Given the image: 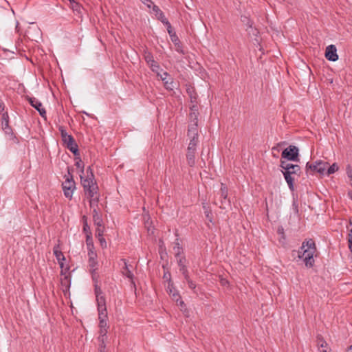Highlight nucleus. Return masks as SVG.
Masks as SVG:
<instances>
[{"instance_id":"9","label":"nucleus","mask_w":352,"mask_h":352,"mask_svg":"<svg viewBox=\"0 0 352 352\" xmlns=\"http://www.w3.org/2000/svg\"><path fill=\"white\" fill-rule=\"evenodd\" d=\"M328 163L322 160L316 161L313 164H309V171L318 173L320 175H324L327 170Z\"/></svg>"},{"instance_id":"62","label":"nucleus","mask_w":352,"mask_h":352,"mask_svg":"<svg viewBox=\"0 0 352 352\" xmlns=\"http://www.w3.org/2000/svg\"><path fill=\"white\" fill-rule=\"evenodd\" d=\"M162 77H166L167 78V76H169L168 73L166 72H164L162 74Z\"/></svg>"},{"instance_id":"32","label":"nucleus","mask_w":352,"mask_h":352,"mask_svg":"<svg viewBox=\"0 0 352 352\" xmlns=\"http://www.w3.org/2000/svg\"><path fill=\"white\" fill-rule=\"evenodd\" d=\"M97 265L98 262L96 261V258L91 256V258H89V265L91 268L90 270L91 274H94V272L96 271Z\"/></svg>"},{"instance_id":"44","label":"nucleus","mask_w":352,"mask_h":352,"mask_svg":"<svg viewBox=\"0 0 352 352\" xmlns=\"http://www.w3.org/2000/svg\"><path fill=\"white\" fill-rule=\"evenodd\" d=\"M184 279L186 280L189 288H190L195 293H196V284L190 278V276L188 278Z\"/></svg>"},{"instance_id":"33","label":"nucleus","mask_w":352,"mask_h":352,"mask_svg":"<svg viewBox=\"0 0 352 352\" xmlns=\"http://www.w3.org/2000/svg\"><path fill=\"white\" fill-rule=\"evenodd\" d=\"M203 208L204 210V213H205V215H206V219L210 221V222H212V211L210 209V207L208 206L206 204H204L203 206Z\"/></svg>"},{"instance_id":"21","label":"nucleus","mask_w":352,"mask_h":352,"mask_svg":"<svg viewBox=\"0 0 352 352\" xmlns=\"http://www.w3.org/2000/svg\"><path fill=\"white\" fill-rule=\"evenodd\" d=\"M65 145L67 148L69 149L74 156L80 155L78 146L74 139L72 140V142H68Z\"/></svg>"},{"instance_id":"49","label":"nucleus","mask_w":352,"mask_h":352,"mask_svg":"<svg viewBox=\"0 0 352 352\" xmlns=\"http://www.w3.org/2000/svg\"><path fill=\"white\" fill-rule=\"evenodd\" d=\"M69 270V267H66L65 269H61L60 275L65 276H70V274L68 272Z\"/></svg>"},{"instance_id":"54","label":"nucleus","mask_w":352,"mask_h":352,"mask_svg":"<svg viewBox=\"0 0 352 352\" xmlns=\"http://www.w3.org/2000/svg\"><path fill=\"white\" fill-rule=\"evenodd\" d=\"M220 283L223 286H226L229 284V282L226 278L221 277V278H220Z\"/></svg>"},{"instance_id":"57","label":"nucleus","mask_w":352,"mask_h":352,"mask_svg":"<svg viewBox=\"0 0 352 352\" xmlns=\"http://www.w3.org/2000/svg\"><path fill=\"white\" fill-rule=\"evenodd\" d=\"M92 249L93 248L88 249L89 250L88 255H89V258H91V256H94V258H96V254L92 250Z\"/></svg>"},{"instance_id":"45","label":"nucleus","mask_w":352,"mask_h":352,"mask_svg":"<svg viewBox=\"0 0 352 352\" xmlns=\"http://www.w3.org/2000/svg\"><path fill=\"white\" fill-rule=\"evenodd\" d=\"M163 278L168 281V287H170V285L171 286H173V282L171 281V275L169 272H164Z\"/></svg>"},{"instance_id":"59","label":"nucleus","mask_w":352,"mask_h":352,"mask_svg":"<svg viewBox=\"0 0 352 352\" xmlns=\"http://www.w3.org/2000/svg\"><path fill=\"white\" fill-rule=\"evenodd\" d=\"M82 220L83 224L88 223H87V217L85 215L82 216Z\"/></svg>"},{"instance_id":"43","label":"nucleus","mask_w":352,"mask_h":352,"mask_svg":"<svg viewBox=\"0 0 352 352\" xmlns=\"http://www.w3.org/2000/svg\"><path fill=\"white\" fill-rule=\"evenodd\" d=\"M346 172L348 177L350 179V184L352 186V166L350 164L346 166Z\"/></svg>"},{"instance_id":"38","label":"nucleus","mask_w":352,"mask_h":352,"mask_svg":"<svg viewBox=\"0 0 352 352\" xmlns=\"http://www.w3.org/2000/svg\"><path fill=\"white\" fill-rule=\"evenodd\" d=\"M98 319L100 320H107V309H98Z\"/></svg>"},{"instance_id":"56","label":"nucleus","mask_w":352,"mask_h":352,"mask_svg":"<svg viewBox=\"0 0 352 352\" xmlns=\"http://www.w3.org/2000/svg\"><path fill=\"white\" fill-rule=\"evenodd\" d=\"M177 304L178 305H179L181 307L182 309L183 308H186V304L185 302L182 300V298L179 299V300L178 301V302H177Z\"/></svg>"},{"instance_id":"12","label":"nucleus","mask_w":352,"mask_h":352,"mask_svg":"<svg viewBox=\"0 0 352 352\" xmlns=\"http://www.w3.org/2000/svg\"><path fill=\"white\" fill-rule=\"evenodd\" d=\"M98 187L96 184L87 193V195H88V197L90 199L89 204H90L91 207H92L94 205H98V203L99 201V196L98 195Z\"/></svg>"},{"instance_id":"18","label":"nucleus","mask_w":352,"mask_h":352,"mask_svg":"<svg viewBox=\"0 0 352 352\" xmlns=\"http://www.w3.org/2000/svg\"><path fill=\"white\" fill-rule=\"evenodd\" d=\"M161 80L163 81L164 88L168 91H173L175 87V82L173 80V78H170L167 79L166 77H162V75L160 74L159 76Z\"/></svg>"},{"instance_id":"42","label":"nucleus","mask_w":352,"mask_h":352,"mask_svg":"<svg viewBox=\"0 0 352 352\" xmlns=\"http://www.w3.org/2000/svg\"><path fill=\"white\" fill-rule=\"evenodd\" d=\"M105 340H98V352H107L106 350Z\"/></svg>"},{"instance_id":"15","label":"nucleus","mask_w":352,"mask_h":352,"mask_svg":"<svg viewBox=\"0 0 352 352\" xmlns=\"http://www.w3.org/2000/svg\"><path fill=\"white\" fill-rule=\"evenodd\" d=\"M196 150H197V148H195V147L190 148V146H188L187 153H186V160H187L188 164L190 167H193L195 165Z\"/></svg>"},{"instance_id":"23","label":"nucleus","mask_w":352,"mask_h":352,"mask_svg":"<svg viewBox=\"0 0 352 352\" xmlns=\"http://www.w3.org/2000/svg\"><path fill=\"white\" fill-rule=\"evenodd\" d=\"M153 11L155 12V16L158 20H160L162 23L164 21H166V20H168L163 12L160 9V8L157 6L153 5L152 7Z\"/></svg>"},{"instance_id":"24","label":"nucleus","mask_w":352,"mask_h":352,"mask_svg":"<svg viewBox=\"0 0 352 352\" xmlns=\"http://www.w3.org/2000/svg\"><path fill=\"white\" fill-rule=\"evenodd\" d=\"M280 166L284 170L283 171H287L289 169H298V164L289 163L287 160H280Z\"/></svg>"},{"instance_id":"41","label":"nucleus","mask_w":352,"mask_h":352,"mask_svg":"<svg viewBox=\"0 0 352 352\" xmlns=\"http://www.w3.org/2000/svg\"><path fill=\"white\" fill-rule=\"evenodd\" d=\"M86 244L88 249L94 248V242L92 239V234H87L86 235Z\"/></svg>"},{"instance_id":"48","label":"nucleus","mask_w":352,"mask_h":352,"mask_svg":"<svg viewBox=\"0 0 352 352\" xmlns=\"http://www.w3.org/2000/svg\"><path fill=\"white\" fill-rule=\"evenodd\" d=\"M103 232H104L103 228L97 226V228L96 230V236L97 238L103 236Z\"/></svg>"},{"instance_id":"40","label":"nucleus","mask_w":352,"mask_h":352,"mask_svg":"<svg viewBox=\"0 0 352 352\" xmlns=\"http://www.w3.org/2000/svg\"><path fill=\"white\" fill-rule=\"evenodd\" d=\"M163 23L164 25H166V26L167 31L170 36V38H171V35H177L176 33L173 31L172 25L168 20H166V21H164Z\"/></svg>"},{"instance_id":"34","label":"nucleus","mask_w":352,"mask_h":352,"mask_svg":"<svg viewBox=\"0 0 352 352\" xmlns=\"http://www.w3.org/2000/svg\"><path fill=\"white\" fill-rule=\"evenodd\" d=\"M75 159L77 160V161L75 163V166L78 168H80V175H83L84 174V163L83 162L80 160V155L79 156H75Z\"/></svg>"},{"instance_id":"47","label":"nucleus","mask_w":352,"mask_h":352,"mask_svg":"<svg viewBox=\"0 0 352 352\" xmlns=\"http://www.w3.org/2000/svg\"><path fill=\"white\" fill-rule=\"evenodd\" d=\"M242 21L243 23H245V25L248 28H252L253 22L248 17L243 16V19H242Z\"/></svg>"},{"instance_id":"53","label":"nucleus","mask_w":352,"mask_h":352,"mask_svg":"<svg viewBox=\"0 0 352 352\" xmlns=\"http://www.w3.org/2000/svg\"><path fill=\"white\" fill-rule=\"evenodd\" d=\"M87 177H89V175L90 178H94V173H93V170H92L91 166H89L87 168Z\"/></svg>"},{"instance_id":"20","label":"nucleus","mask_w":352,"mask_h":352,"mask_svg":"<svg viewBox=\"0 0 352 352\" xmlns=\"http://www.w3.org/2000/svg\"><path fill=\"white\" fill-rule=\"evenodd\" d=\"M170 40L175 46V50L181 54H185V52L183 50L182 44L177 35H171Z\"/></svg>"},{"instance_id":"17","label":"nucleus","mask_w":352,"mask_h":352,"mask_svg":"<svg viewBox=\"0 0 352 352\" xmlns=\"http://www.w3.org/2000/svg\"><path fill=\"white\" fill-rule=\"evenodd\" d=\"M316 344L320 352H331V349L329 348L328 344L324 340L322 336L318 335L316 337Z\"/></svg>"},{"instance_id":"3","label":"nucleus","mask_w":352,"mask_h":352,"mask_svg":"<svg viewBox=\"0 0 352 352\" xmlns=\"http://www.w3.org/2000/svg\"><path fill=\"white\" fill-rule=\"evenodd\" d=\"M299 150L294 145H289L285 148L281 153V159L291 162H299Z\"/></svg>"},{"instance_id":"52","label":"nucleus","mask_w":352,"mask_h":352,"mask_svg":"<svg viewBox=\"0 0 352 352\" xmlns=\"http://www.w3.org/2000/svg\"><path fill=\"white\" fill-rule=\"evenodd\" d=\"M171 294L173 296V300H175L176 301V302H178V301L181 298V296H179V294L177 292H176L175 291L174 292H173Z\"/></svg>"},{"instance_id":"28","label":"nucleus","mask_w":352,"mask_h":352,"mask_svg":"<svg viewBox=\"0 0 352 352\" xmlns=\"http://www.w3.org/2000/svg\"><path fill=\"white\" fill-rule=\"evenodd\" d=\"M69 3L70 8L74 12H76V14H81L82 7L78 2H76L75 0H73L72 1H69Z\"/></svg>"},{"instance_id":"46","label":"nucleus","mask_w":352,"mask_h":352,"mask_svg":"<svg viewBox=\"0 0 352 352\" xmlns=\"http://www.w3.org/2000/svg\"><path fill=\"white\" fill-rule=\"evenodd\" d=\"M82 231L85 234V235H87V234H92L91 231V229H90V227L88 225V223H84L83 228H82Z\"/></svg>"},{"instance_id":"27","label":"nucleus","mask_w":352,"mask_h":352,"mask_svg":"<svg viewBox=\"0 0 352 352\" xmlns=\"http://www.w3.org/2000/svg\"><path fill=\"white\" fill-rule=\"evenodd\" d=\"M96 298V302H97V308L98 309H107L106 307V298L104 295L100 296Z\"/></svg>"},{"instance_id":"16","label":"nucleus","mask_w":352,"mask_h":352,"mask_svg":"<svg viewBox=\"0 0 352 352\" xmlns=\"http://www.w3.org/2000/svg\"><path fill=\"white\" fill-rule=\"evenodd\" d=\"M186 261V259L184 256H181L177 259V263L179 267V271L183 274L184 278H188L189 277V274H188L187 267L185 264Z\"/></svg>"},{"instance_id":"13","label":"nucleus","mask_w":352,"mask_h":352,"mask_svg":"<svg viewBox=\"0 0 352 352\" xmlns=\"http://www.w3.org/2000/svg\"><path fill=\"white\" fill-rule=\"evenodd\" d=\"M325 58L330 61H336L338 60L337 49L334 45H329L327 47L325 51Z\"/></svg>"},{"instance_id":"31","label":"nucleus","mask_w":352,"mask_h":352,"mask_svg":"<svg viewBox=\"0 0 352 352\" xmlns=\"http://www.w3.org/2000/svg\"><path fill=\"white\" fill-rule=\"evenodd\" d=\"M198 135L197 124V122H195L188 127V136L191 137L192 135Z\"/></svg>"},{"instance_id":"63","label":"nucleus","mask_w":352,"mask_h":352,"mask_svg":"<svg viewBox=\"0 0 352 352\" xmlns=\"http://www.w3.org/2000/svg\"><path fill=\"white\" fill-rule=\"evenodd\" d=\"M348 196L352 200V191L348 192Z\"/></svg>"},{"instance_id":"61","label":"nucleus","mask_w":352,"mask_h":352,"mask_svg":"<svg viewBox=\"0 0 352 352\" xmlns=\"http://www.w3.org/2000/svg\"><path fill=\"white\" fill-rule=\"evenodd\" d=\"M59 265H60V269H65V267H64V263L63 261H60V263H58Z\"/></svg>"},{"instance_id":"8","label":"nucleus","mask_w":352,"mask_h":352,"mask_svg":"<svg viewBox=\"0 0 352 352\" xmlns=\"http://www.w3.org/2000/svg\"><path fill=\"white\" fill-rule=\"evenodd\" d=\"M120 262H122L124 265L121 270L122 275L127 277L130 280L131 284L133 286V287L135 289L136 286L135 283L134 281V275L131 270V268L133 267L132 265H129L128 261L125 258H121Z\"/></svg>"},{"instance_id":"4","label":"nucleus","mask_w":352,"mask_h":352,"mask_svg":"<svg viewBox=\"0 0 352 352\" xmlns=\"http://www.w3.org/2000/svg\"><path fill=\"white\" fill-rule=\"evenodd\" d=\"M143 56L152 72L156 73L157 76H160V72L162 69L159 63L154 60L153 54L146 48L144 50Z\"/></svg>"},{"instance_id":"26","label":"nucleus","mask_w":352,"mask_h":352,"mask_svg":"<svg viewBox=\"0 0 352 352\" xmlns=\"http://www.w3.org/2000/svg\"><path fill=\"white\" fill-rule=\"evenodd\" d=\"M93 220L94 224L98 227H102V219L101 216L99 214L96 209H94L93 210Z\"/></svg>"},{"instance_id":"22","label":"nucleus","mask_w":352,"mask_h":352,"mask_svg":"<svg viewBox=\"0 0 352 352\" xmlns=\"http://www.w3.org/2000/svg\"><path fill=\"white\" fill-rule=\"evenodd\" d=\"M186 93L190 98L192 103L197 102V94L195 88L190 85H186Z\"/></svg>"},{"instance_id":"37","label":"nucleus","mask_w":352,"mask_h":352,"mask_svg":"<svg viewBox=\"0 0 352 352\" xmlns=\"http://www.w3.org/2000/svg\"><path fill=\"white\" fill-rule=\"evenodd\" d=\"M189 138H190V140L188 144V146H190V148H192V147L197 148V145L199 142L198 135H192L191 137H189Z\"/></svg>"},{"instance_id":"19","label":"nucleus","mask_w":352,"mask_h":352,"mask_svg":"<svg viewBox=\"0 0 352 352\" xmlns=\"http://www.w3.org/2000/svg\"><path fill=\"white\" fill-rule=\"evenodd\" d=\"M58 130L60 133L61 139L64 144H66L68 142H72L74 138L72 135H69L65 128L63 126H60Z\"/></svg>"},{"instance_id":"10","label":"nucleus","mask_w":352,"mask_h":352,"mask_svg":"<svg viewBox=\"0 0 352 352\" xmlns=\"http://www.w3.org/2000/svg\"><path fill=\"white\" fill-rule=\"evenodd\" d=\"M27 99L31 106L38 111L40 116L46 119V111L45 108L43 107L42 103L34 97L27 96Z\"/></svg>"},{"instance_id":"6","label":"nucleus","mask_w":352,"mask_h":352,"mask_svg":"<svg viewBox=\"0 0 352 352\" xmlns=\"http://www.w3.org/2000/svg\"><path fill=\"white\" fill-rule=\"evenodd\" d=\"M218 195L220 196V201L221 204L219 206V208L225 209L227 206H230V201L228 198V189L227 186L221 183V188L219 190V192H218Z\"/></svg>"},{"instance_id":"11","label":"nucleus","mask_w":352,"mask_h":352,"mask_svg":"<svg viewBox=\"0 0 352 352\" xmlns=\"http://www.w3.org/2000/svg\"><path fill=\"white\" fill-rule=\"evenodd\" d=\"M80 182L83 186L84 192L87 195V192L91 189L96 184V182L94 178H90V176L84 177L83 175H80Z\"/></svg>"},{"instance_id":"36","label":"nucleus","mask_w":352,"mask_h":352,"mask_svg":"<svg viewBox=\"0 0 352 352\" xmlns=\"http://www.w3.org/2000/svg\"><path fill=\"white\" fill-rule=\"evenodd\" d=\"M338 168H339L338 164L336 163H333L327 169V171L324 173H326L327 175H330L331 174H333L338 170Z\"/></svg>"},{"instance_id":"35","label":"nucleus","mask_w":352,"mask_h":352,"mask_svg":"<svg viewBox=\"0 0 352 352\" xmlns=\"http://www.w3.org/2000/svg\"><path fill=\"white\" fill-rule=\"evenodd\" d=\"M94 280L95 281L94 284V294L96 295V297H98L100 296L104 295L101 287L98 285V280H96L94 278H93Z\"/></svg>"},{"instance_id":"30","label":"nucleus","mask_w":352,"mask_h":352,"mask_svg":"<svg viewBox=\"0 0 352 352\" xmlns=\"http://www.w3.org/2000/svg\"><path fill=\"white\" fill-rule=\"evenodd\" d=\"M61 285L65 287V289L63 290L67 291L69 290L71 286V277L70 276H65L63 278L60 280Z\"/></svg>"},{"instance_id":"14","label":"nucleus","mask_w":352,"mask_h":352,"mask_svg":"<svg viewBox=\"0 0 352 352\" xmlns=\"http://www.w3.org/2000/svg\"><path fill=\"white\" fill-rule=\"evenodd\" d=\"M319 256V252L316 250V243L309 239V267H312L314 263V257L317 258Z\"/></svg>"},{"instance_id":"1","label":"nucleus","mask_w":352,"mask_h":352,"mask_svg":"<svg viewBox=\"0 0 352 352\" xmlns=\"http://www.w3.org/2000/svg\"><path fill=\"white\" fill-rule=\"evenodd\" d=\"M72 172V169L69 167H67L68 175L65 176V180L62 184L64 195L69 199L72 198L73 192L76 189V182L74 180Z\"/></svg>"},{"instance_id":"39","label":"nucleus","mask_w":352,"mask_h":352,"mask_svg":"<svg viewBox=\"0 0 352 352\" xmlns=\"http://www.w3.org/2000/svg\"><path fill=\"white\" fill-rule=\"evenodd\" d=\"M107 329L108 328H100L98 340H107Z\"/></svg>"},{"instance_id":"29","label":"nucleus","mask_w":352,"mask_h":352,"mask_svg":"<svg viewBox=\"0 0 352 352\" xmlns=\"http://www.w3.org/2000/svg\"><path fill=\"white\" fill-rule=\"evenodd\" d=\"M174 243H175V246L173 247V250L175 252V257L177 259L182 256L181 254L182 252V247L180 245V243L179 242V239H176Z\"/></svg>"},{"instance_id":"25","label":"nucleus","mask_w":352,"mask_h":352,"mask_svg":"<svg viewBox=\"0 0 352 352\" xmlns=\"http://www.w3.org/2000/svg\"><path fill=\"white\" fill-rule=\"evenodd\" d=\"M53 252L58 261V263H60V261H64L65 260V257L63 255V252L59 250V245L54 246L53 248Z\"/></svg>"},{"instance_id":"60","label":"nucleus","mask_w":352,"mask_h":352,"mask_svg":"<svg viewBox=\"0 0 352 352\" xmlns=\"http://www.w3.org/2000/svg\"><path fill=\"white\" fill-rule=\"evenodd\" d=\"M174 289V287L173 285L171 286V285H170V287H168V292H169V294H171L173 293V289Z\"/></svg>"},{"instance_id":"58","label":"nucleus","mask_w":352,"mask_h":352,"mask_svg":"<svg viewBox=\"0 0 352 352\" xmlns=\"http://www.w3.org/2000/svg\"><path fill=\"white\" fill-rule=\"evenodd\" d=\"M277 232L279 234H281L283 236L284 234V229L283 228V226H279L278 228V230H277Z\"/></svg>"},{"instance_id":"5","label":"nucleus","mask_w":352,"mask_h":352,"mask_svg":"<svg viewBox=\"0 0 352 352\" xmlns=\"http://www.w3.org/2000/svg\"><path fill=\"white\" fill-rule=\"evenodd\" d=\"M306 246H308V241L307 239L302 242L300 250L292 251V256L294 259L298 258V261L302 260L305 263V266L308 267V248L305 249Z\"/></svg>"},{"instance_id":"55","label":"nucleus","mask_w":352,"mask_h":352,"mask_svg":"<svg viewBox=\"0 0 352 352\" xmlns=\"http://www.w3.org/2000/svg\"><path fill=\"white\" fill-rule=\"evenodd\" d=\"M5 109V104L1 99H0V113H3Z\"/></svg>"},{"instance_id":"2","label":"nucleus","mask_w":352,"mask_h":352,"mask_svg":"<svg viewBox=\"0 0 352 352\" xmlns=\"http://www.w3.org/2000/svg\"><path fill=\"white\" fill-rule=\"evenodd\" d=\"M9 115L7 111L2 113L1 116V129L10 140L14 143H19V140L14 135L12 128L9 124Z\"/></svg>"},{"instance_id":"50","label":"nucleus","mask_w":352,"mask_h":352,"mask_svg":"<svg viewBox=\"0 0 352 352\" xmlns=\"http://www.w3.org/2000/svg\"><path fill=\"white\" fill-rule=\"evenodd\" d=\"M98 241H99L102 248H107V242H106L105 239L103 236L98 237Z\"/></svg>"},{"instance_id":"64","label":"nucleus","mask_w":352,"mask_h":352,"mask_svg":"<svg viewBox=\"0 0 352 352\" xmlns=\"http://www.w3.org/2000/svg\"><path fill=\"white\" fill-rule=\"evenodd\" d=\"M346 352H352V344L348 348Z\"/></svg>"},{"instance_id":"51","label":"nucleus","mask_w":352,"mask_h":352,"mask_svg":"<svg viewBox=\"0 0 352 352\" xmlns=\"http://www.w3.org/2000/svg\"><path fill=\"white\" fill-rule=\"evenodd\" d=\"M99 327L100 328H109L107 320H100Z\"/></svg>"},{"instance_id":"7","label":"nucleus","mask_w":352,"mask_h":352,"mask_svg":"<svg viewBox=\"0 0 352 352\" xmlns=\"http://www.w3.org/2000/svg\"><path fill=\"white\" fill-rule=\"evenodd\" d=\"M287 182L289 188L291 190L294 189V176H299L300 173V167L298 166V169H289L287 171H282Z\"/></svg>"}]
</instances>
